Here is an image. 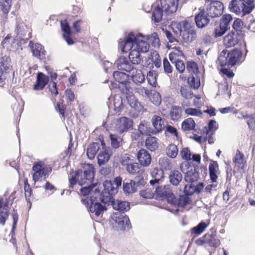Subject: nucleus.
Segmentation results:
<instances>
[{"instance_id":"obj_61","label":"nucleus","mask_w":255,"mask_h":255,"mask_svg":"<svg viewBox=\"0 0 255 255\" xmlns=\"http://www.w3.org/2000/svg\"><path fill=\"white\" fill-rule=\"evenodd\" d=\"M227 29L222 25L220 23L219 26H217L214 30V36L216 37H220L224 35L227 31Z\"/></svg>"},{"instance_id":"obj_17","label":"nucleus","mask_w":255,"mask_h":255,"mask_svg":"<svg viewBox=\"0 0 255 255\" xmlns=\"http://www.w3.org/2000/svg\"><path fill=\"white\" fill-rule=\"evenodd\" d=\"M137 157L141 165L147 167L150 164L151 162V157L150 154L146 149H140L137 152Z\"/></svg>"},{"instance_id":"obj_55","label":"nucleus","mask_w":255,"mask_h":255,"mask_svg":"<svg viewBox=\"0 0 255 255\" xmlns=\"http://www.w3.org/2000/svg\"><path fill=\"white\" fill-rule=\"evenodd\" d=\"M26 27L25 24L21 19H18L16 22V28L17 33L20 37L24 34V32Z\"/></svg>"},{"instance_id":"obj_48","label":"nucleus","mask_w":255,"mask_h":255,"mask_svg":"<svg viewBox=\"0 0 255 255\" xmlns=\"http://www.w3.org/2000/svg\"><path fill=\"white\" fill-rule=\"evenodd\" d=\"M157 73L154 71H150L147 74V80L148 83L153 87L156 86Z\"/></svg>"},{"instance_id":"obj_22","label":"nucleus","mask_w":255,"mask_h":255,"mask_svg":"<svg viewBox=\"0 0 255 255\" xmlns=\"http://www.w3.org/2000/svg\"><path fill=\"white\" fill-rule=\"evenodd\" d=\"M228 57V66L232 67L239 62L242 56L240 50H234L227 53Z\"/></svg>"},{"instance_id":"obj_9","label":"nucleus","mask_w":255,"mask_h":255,"mask_svg":"<svg viewBox=\"0 0 255 255\" xmlns=\"http://www.w3.org/2000/svg\"><path fill=\"white\" fill-rule=\"evenodd\" d=\"M180 169L185 174L184 180L186 182L192 183L198 180L199 174L195 167L189 166L187 164H182Z\"/></svg>"},{"instance_id":"obj_43","label":"nucleus","mask_w":255,"mask_h":255,"mask_svg":"<svg viewBox=\"0 0 255 255\" xmlns=\"http://www.w3.org/2000/svg\"><path fill=\"white\" fill-rule=\"evenodd\" d=\"M126 98L128 104L131 108L135 109L138 105V102L135 99V96L130 93L129 89H128L126 90Z\"/></svg>"},{"instance_id":"obj_42","label":"nucleus","mask_w":255,"mask_h":255,"mask_svg":"<svg viewBox=\"0 0 255 255\" xmlns=\"http://www.w3.org/2000/svg\"><path fill=\"white\" fill-rule=\"evenodd\" d=\"M195 123L192 118L185 120L182 123L181 128L184 131H189L194 129Z\"/></svg>"},{"instance_id":"obj_35","label":"nucleus","mask_w":255,"mask_h":255,"mask_svg":"<svg viewBox=\"0 0 255 255\" xmlns=\"http://www.w3.org/2000/svg\"><path fill=\"white\" fill-rule=\"evenodd\" d=\"M130 72V76L134 83L138 84L144 81L145 76L140 70L133 69Z\"/></svg>"},{"instance_id":"obj_28","label":"nucleus","mask_w":255,"mask_h":255,"mask_svg":"<svg viewBox=\"0 0 255 255\" xmlns=\"http://www.w3.org/2000/svg\"><path fill=\"white\" fill-rule=\"evenodd\" d=\"M224 44L228 47L235 46L238 43L237 35L235 32L231 31L224 38Z\"/></svg>"},{"instance_id":"obj_52","label":"nucleus","mask_w":255,"mask_h":255,"mask_svg":"<svg viewBox=\"0 0 255 255\" xmlns=\"http://www.w3.org/2000/svg\"><path fill=\"white\" fill-rule=\"evenodd\" d=\"M233 18L231 14H226L224 15L220 21V24L227 29L230 28L229 25L231 21L232 20Z\"/></svg>"},{"instance_id":"obj_44","label":"nucleus","mask_w":255,"mask_h":255,"mask_svg":"<svg viewBox=\"0 0 255 255\" xmlns=\"http://www.w3.org/2000/svg\"><path fill=\"white\" fill-rule=\"evenodd\" d=\"M149 59L151 60L156 68L160 67L161 63L160 56L156 51H151L149 56Z\"/></svg>"},{"instance_id":"obj_5","label":"nucleus","mask_w":255,"mask_h":255,"mask_svg":"<svg viewBox=\"0 0 255 255\" xmlns=\"http://www.w3.org/2000/svg\"><path fill=\"white\" fill-rule=\"evenodd\" d=\"M99 194V191L97 189L94 190V195L96 196H91L90 197H85L81 200L82 203L85 205L88 208V211L96 217H99L103 215L104 212L107 210L106 205L108 204H103L98 202L97 200V195Z\"/></svg>"},{"instance_id":"obj_29","label":"nucleus","mask_w":255,"mask_h":255,"mask_svg":"<svg viewBox=\"0 0 255 255\" xmlns=\"http://www.w3.org/2000/svg\"><path fill=\"white\" fill-rule=\"evenodd\" d=\"M111 157L110 150L106 147L103 148L98 155V162L99 165L108 162Z\"/></svg>"},{"instance_id":"obj_46","label":"nucleus","mask_w":255,"mask_h":255,"mask_svg":"<svg viewBox=\"0 0 255 255\" xmlns=\"http://www.w3.org/2000/svg\"><path fill=\"white\" fill-rule=\"evenodd\" d=\"M217 63L220 65L222 68L227 66H228V57L226 52L224 50L222 51L218 59Z\"/></svg>"},{"instance_id":"obj_54","label":"nucleus","mask_w":255,"mask_h":255,"mask_svg":"<svg viewBox=\"0 0 255 255\" xmlns=\"http://www.w3.org/2000/svg\"><path fill=\"white\" fill-rule=\"evenodd\" d=\"M187 69L192 74L191 75L200 74L199 72L197 64L194 62H188Z\"/></svg>"},{"instance_id":"obj_41","label":"nucleus","mask_w":255,"mask_h":255,"mask_svg":"<svg viewBox=\"0 0 255 255\" xmlns=\"http://www.w3.org/2000/svg\"><path fill=\"white\" fill-rule=\"evenodd\" d=\"M166 153L167 155L171 158H175L178 153V148L175 144H170L166 148Z\"/></svg>"},{"instance_id":"obj_27","label":"nucleus","mask_w":255,"mask_h":255,"mask_svg":"<svg viewBox=\"0 0 255 255\" xmlns=\"http://www.w3.org/2000/svg\"><path fill=\"white\" fill-rule=\"evenodd\" d=\"M152 179L149 182L150 184L153 185L155 183H158L162 181L164 178L163 171L160 168H154L151 172Z\"/></svg>"},{"instance_id":"obj_7","label":"nucleus","mask_w":255,"mask_h":255,"mask_svg":"<svg viewBox=\"0 0 255 255\" xmlns=\"http://www.w3.org/2000/svg\"><path fill=\"white\" fill-rule=\"evenodd\" d=\"M155 195L157 198L162 200L166 198L170 205L176 204L177 200L170 190V185L159 186L156 188Z\"/></svg>"},{"instance_id":"obj_15","label":"nucleus","mask_w":255,"mask_h":255,"mask_svg":"<svg viewBox=\"0 0 255 255\" xmlns=\"http://www.w3.org/2000/svg\"><path fill=\"white\" fill-rule=\"evenodd\" d=\"M181 23L184 29L182 30L183 39L187 42L192 41L195 38L196 32L189 29L190 24L187 21H183Z\"/></svg>"},{"instance_id":"obj_47","label":"nucleus","mask_w":255,"mask_h":255,"mask_svg":"<svg viewBox=\"0 0 255 255\" xmlns=\"http://www.w3.org/2000/svg\"><path fill=\"white\" fill-rule=\"evenodd\" d=\"M180 92L182 97L186 99H190L192 97L193 93L190 88L187 86H181Z\"/></svg>"},{"instance_id":"obj_30","label":"nucleus","mask_w":255,"mask_h":255,"mask_svg":"<svg viewBox=\"0 0 255 255\" xmlns=\"http://www.w3.org/2000/svg\"><path fill=\"white\" fill-rule=\"evenodd\" d=\"M109 100L113 102L114 110L117 113L120 112L124 108L122 97L119 95H116L112 97H110Z\"/></svg>"},{"instance_id":"obj_39","label":"nucleus","mask_w":255,"mask_h":255,"mask_svg":"<svg viewBox=\"0 0 255 255\" xmlns=\"http://www.w3.org/2000/svg\"><path fill=\"white\" fill-rule=\"evenodd\" d=\"M138 130L139 134H137L138 137L140 136V135H150L152 134V130L148 127L147 124L145 122H142L138 126Z\"/></svg>"},{"instance_id":"obj_11","label":"nucleus","mask_w":255,"mask_h":255,"mask_svg":"<svg viewBox=\"0 0 255 255\" xmlns=\"http://www.w3.org/2000/svg\"><path fill=\"white\" fill-rule=\"evenodd\" d=\"M34 173L32 175L33 180L34 182L38 181L42 177L46 179L49 175L51 170L48 168L44 167L41 163H38L33 166Z\"/></svg>"},{"instance_id":"obj_8","label":"nucleus","mask_w":255,"mask_h":255,"mask_svg":"<svg viewBox=\"0 0 255 255\" xmlns=\"http://www.w3.org/2000/svg\"><path fill=\"white\" fill-rule=\"evenodd\" d=\"M113 227L117 230H125L126 227H128L129 220L128 216L118 213H114L111 217L110 220Z\"/></svg>"},{"instance_id":"obj_36","label":"nucleus","mask_w":255,"mask_h":255,"mask_svg":"<svg viewBox=\"0 0 255 255\" xmlns=\"http://www.w3.org/2000/svg\"><path fill=\"white\" fill-rule=\"evenodd\" d=\"M100 149V145L98 143L94 142L90 144L87 149V155L90 159L94 158L96 153Z\"/></svg>"},{"instance_id":"obj_38","label":"nucleus","mask_w":255,"mask_h":255,"mask_svg":"<svg viewBox=\"0 0 255 255\" xmlns=\"http://www.w3.org/2000/svg\"><path fill=\"white\" fill-rule=\"evenodd\" d=\"M169 30H172L174 34L176 36L178 37L180 35H182L183 31L182 28L181 23L177 21H173L169 26Z\"/></svg>"},{"instance_id":"obj_4","label":"nucleus","mask_w":255,"mask_h":255,"mask_svg":"<svg viewBox=\"0 0 255 255\" xmlns=\"http://www.w3.org/2000/svg\"><path fill=\"white\" fill-rule=\"evenodd\" d=\"M255 7V0H232L229 5L231 11L241 16L251 13Z\"/></svg>"},{"instance_id":"obj_31","label":"nucleus","mask_w":255,"mask_h":255,"mask_svg":"<svg viewBox=\"0 0 255 255\" xmlns=\"http://www.w3.org/2000/svg\"><path fill=\"white\" fill-rule=\"evenodd\" d=\"M146 147L151 151H154L159 147L158 139L154 136H149L145 140Z\"/></svg>"},{"instance_id":"obj_60","label":"nucleus","mask_w":255,"mask_h":255,"mask_svg":"<svg viewBox=\"0 0 255 255\" xmlns=\"http://www.w3.org/2000/svg\"><path fill=\"white\" fill-rule=\"evenodd\" d=\"M11 0H0V6L4 13H8L10 7Z\"/></svg>"},{"instance_id":"obj_21","label":"nucleus","mask_w":255,"mask_h":255,"mask_svg":"<svg viewBox=\"0 0 255 255\" xmlns=\"http://www.w3.org/2000/svg\"><path fill=\"white\" fill-rule=\"evenodd\" d=\"M49 81V77L41 72L37 74L36 84L33 86V89L36 91L42 90Z\"/></svg>"},{"instance_id":"obj_63","label":"nucleus","mask_w":255,"mask_h":255,"mask_svg":"<svg viewBox=\"0 0 255 255\" xmlns=\"http://www.w3.org/2000/svg\"><path fill=\"white\" fill-rule=\"evenodd\" d=\"M140 195L145 199H151L153 197L154 194L150 189H146L140 192Z\"/></svg>"},{"instance_id":"obj_23","label":"nucleus","mask_w":255,"mask_h":255,"mask_svg":"<svg viewBox=\"0 0 255 255\" xmlns=\"http://www.w3.org/2000/svg\"><path fill=\"white\" fill-rule=\"evenodd\" d=\"M62 30L64 32L63 37L68 45L74 43L73 40L70 37L71 30L66 20H61L60 22Z\"/></svg>"},{"instance_id":"obj_59","label":"nucleus","mask_w":255,"mask_h":255,"mask_svg":"<svg viewBox=\"0 0 255 255\" xmlns=\"http://www.w3.org/2000/svg\"><path fill=\"white\" fill-rule=\"evenodd\" d=\"M94 187V186L88 185L80 189L81 194L84 196H86L89 195H90L89 197L92 196V195L94 192L93 188Z\"/></svg>"},{"instance_id":"obj_10","label":"nucleus","mask_w":255,"mask_h":255,"mask_svg":"<svg viewBox=\"0 0 255 255\" xmlns=\"http://www.w3.org/2000/svg\"><path fill=\"white\" fill-rule=\"evenodd\" d=\"M132 121L127 117H121L116 119L114 122L115 129L120 133L127 132L132 127Z\"/></svg>"},{"instance_id":"obj_58","label":"nucleus","mask_w":255,"mask_h":255,"mask_svg":"<svg viewBox=\"0 0 255 255\" xmlns=\"http://www.w3.org/2000/svg\"><path fill=\"white\" fill-rule=\"evenodd\" d=\"M150 101L154 105H159L161 102V98L159 93L156 92H154L152 93Z\"/></svg>"},{"instance_id":"obj_53","label":"nucleus","mask_w":255,"mask_h":255,"mask_svg":"<svg viewBox=\"0 0 255 255\" xmlns=\"http://www.w3.org/2000/svg\"><path fill=\"white\" fill-rule=\"evenodd\" d=\"M147 39L151 42L152 46L154 48H159L160 43L156 33H152L150 36H148Z\"/></svg>"},{"instance_id":"obj_25","label":"nucleus","mask_w":255,"mask_h":255,"mask_svg":"<svg viewBox=\"0 0 255 255\" xmlns=\"http://www.w3.org/2000/svg\"><path fill=\"white\" fill-rule=\"evenodd\" d=\"M196 24L198 27L203 28L206 26L209 22V19L208 18L207 15L205 13L204 10L203 9L196 15L195 17Z\"/></svg>"},{"instance_id":"obj_40","label":"nucleus","mask_w":255,"mask_h":255,"mask_svg":"<svg viewBox=\"0 0 255 255\" xmlns=\"http://www.w3.org/2000/svg\"><path fill=\"white\" fill-rule=\"evenodd\" d=\"M136 186L135 182L130 180L129 182H125L123 183V190L126 194H131L136 191Z\"/></svg>"},{"instance_id":"obj_32","label":"nucleus","mask_w":255,"mask_h":255,"mask_svg":"<svg viewBox=\"0 0 255 255\" xmlns=\"http://www.w3.org/2000/svg\"><path fill=\"white\" fill-rule=\"evenodd\" d=\"M113 77L115 80L126 87L127 90V83L128 80V75L124 72L115 71L113 73Z\"/></svg>"},{"instance_id":"obj_34","label":"nucleus","mask_w":255,"mask_h":255,"mask_svg":"<svg viewBox=\"0 0 255 255\" xmlns=\"http://www.w3.org/2000/svg\"><path fill=\"white\" fill-rule=\"evenodd\" d=\"M182 175L178 170H172L170 171L169 175V179L171 184L177 186L182 180Z\"/></svg>"},{"instance_id":"obj_37","label":"nucleus","mask_w":255,"mask_h":255,"mask_svg":"<svg viewBox=\"0 0 255 255\" xmlns=\"http://www.w3.org/2000/svg\"><path fill=\"white\" fill-rule=\"evenodd\" d=\"M188 82L192 88L198 89L201 84L200 74L190 75L188 78Z\"/></svg>"},{"instance_id":"obj_64","label":"nucleus","mask_w":255,"mask_h":255,"mask_svg":"<svg viewBox=\"0 0 255 255\" xmlns=\"http://www.w3.org/2000/svg\"><path fill=\"white\" fill-rule=\"evenodd\" d=\"M247 124L250 129L255 131V113L251 115L250 119L247 121Z\"/></svg>"},{"instance_id":"obj_12","label":"nucleus","mask_w":255,"mask_h":255,"mask_svg":"<svg viewBox=\"0 0 255 255\" xmlns=\"http://www.w3.org/2000/svg\"><path fill=\"white\" fill-rule=\"evenodd\" d=\"M224 5L220 1L210 3L207 7V15L211 17H219L223 12Z\"/></svg>"},{"instance_id":"obj_13","label":"nucleus","mask_w":255,"mask_h":255,"mask_svg":"<svg viewBox=\"0 0 255 255\" xmlns=\"http://www.w3.org/2000/svg\"><path fill=\"white\" fill-rule=\"evenodd\" d=\"M11 72V66L9 58L3 57L0 59V84L2 83L9 76Z\"/></svg>"},{"instance_id":"obj_57","label":"nucleus","mask_w":255,"mask_h":255,"mask_svg":"<svg viewBox=\"0 0 255 255\" xmlns=\"http://www.w3.org/2000/svg\"><path fill=\"white\" fill-rule=\"evenodd\" d=\"M127 171L130 174H134L139 172V166L137 163L131 162L127 167Z\"/></svg>"},{"instance_id":"obj_3","label":"nucleus","mask_w":255,"mask_h":255,"mask_svg":"<svg viewBox=\"0 0 255 255\" xmlns=\"http://www.w3.org/2000/svg\"><path fill=\"white\" fill-rule=\"evenodd\" d=\"M94 177V167L91 164H88L83 172L82 170L77 171L74 176L69 179V187L73 188L77 183L80 186L91 184Z\"/></svg>"},{"instance_id":"obj_18","label":"nucleus","mask_w":255,"mask_h":255,"mask_svg":"<svg viewBox=\"0 0 255 255\" xmlns=\"http://www.w3.org/2000/svg\"><path fill=\"white\" fill-rule=\"evenodd\" d=\"M9 215V207L8 202H3V200L0 198V224L3 226L6 220L8 219Z\"/></svg>"},{"instance_id":"obj_2","label":"nucleus","mask_w":255,"mask_h":255,"mask_svg":"<svg viewBox=\"0 0 255 255\" xmlns=\"http://www.w3.org/2000/svg\"><path fill=\"white\" fill-rule=\"evenodd\" d=\"M135 41L133 50L130 52L128 58L133 64L140 63L141 58L139 53L147 52L149 48V45L147 42V37L141 34L135 33Z\"/></svg>"},{"instance_id":"obj_16","label":"nucleus","mask_w":255,"mask_h":255,"mask_svg":"<svg viewBox=\"0 0 255 255\" xmlns=\"http://www.w3.org/2000/svg\"><path fill=\"white\" fill-rule=\"evenodd\" d=\"M135 33H130L125 39V41L121 43L123 52L127 53L129 51H132L133 49L135 41Z\"/></svg>"},{"instance_id":"obj_56","label":"nucleus","mask_w":255,"mask_h":255,"mask_svg":"<svg viewBox=\"0 0 255 255\" xmlns=\"http://www.w3.org/2000/svg\"><path fill=\"white\" fill-rule=\"evenodd\" d=\"M208 227V225L205 222H201L197 226L192 229L193 233L196 235H200Z\"/></svg>"},{"instance_id":"obj_49","label":"nucleus","mask_w":255,"mask_h":255,"mask_svg":"<svg viewBox=\"0 0 255 255\" xmlns=\"http://www.w3.org/2000/svg\"><path fill=\"white\" fill-rule=\"evenodd\" d=\"M205 238L207 239V244L210 246L217 247L220 245V240L216 239L212 235L206 234Z\"/></svg>"},{"instance_id":"obj_20","label":"nucleus","mask_w":255,"mask_h":255,"mask_svg":"<svg viewBox=\"0 0 255 255\" xmlns=\"http://www.w3.org/2000/svg\"><path fill=\"white\" fill-rule=\"evenodd\" d=\"M116 64L120 70L130 72L133 69L132 65L130 64L128 59L126 57H120L117 60Z\"/></svg>"},{"instance_id":"obj_33","label":"nucleus","mask_w":255,"mask_h":255,"mask_svg":"<svg viewBox=\"0 0 255 255\" xmlns=\"http://www.w3.org/2000/svg\"><path fill=\"white\" fill-rule=\"evenodd\" d=\"M209 173L210 179L213 182H215L218 178L217 174L219 173V166L216 161H212L209 165Z\"/></svg>"},{"instance_id":"obj_45","label":"nucleus","mask_w":255,"mask_h":255,"mask_svg":"<svg viewBox=\"0 0 255 255\" xmlns=\"http://www.w3.org/2000/svg\"><path fill=\"white\" fill-rule=\"evenodd\" d=\"M234 161L237 166L243 169L246 163V160L244 158V154L239 151H238L235 157Z\"/></svg>"},{"instance_id":"obj_14","label":"nucleus","mask_w":255,"mask_h":255,"mask_svg":"<svg viewBox=\"0 0 255 255\" xmlns=\"http://www.w3.org/2000/svg\"><path fill=\"white\" fill-rule=\"evenodd\" d=\"M151 123L153 127V129H152V134L161 132L165 128V121L159 116L153 115L151 118Z\"/></svg>"},{"instance_id":"obj_26","label":"nucleus","mask_w":255,"mask_h":255,"mask_svg":"<svg viewBox=\"0 0 255 255\" xmlns=\"http://www.w3.org/2000/svg\"><path fill=\"white\" fill-rule=\"evenodd\" d=\"M110 204H111L115 210L124 213L128 211L130 209L129 203L126 201H113V199Z\"/></svg>"},{"instance_id":"obj_51","label":"nucleus","mask_w":255,"mask_h":255,"mask_svg":"<svg viewBox=\"0 0 255 255\" xmlns=\"http://www.w3.org/2000/svg\"><path fill=\"white\" fill-rule=\"evenodd\" d=\"M181 116V109L177 107H173L170 111L171 118L173 121L178 120Z\"/></svg>"},{"instance_id":"obj_1","label":"nucleus","mask_w":255,"mask_h":255,"mask_svg":"<svg viewBox=\"0 0 255 255\" xmlns=\"http://www.w3.org/2000/svg\"><path fill=\"white\" fill-rule=\"evenodd\" d=\"M178 0H156L152 5V20L159 23L163 16V12L167 14L175 12L177 9Z\"/></svg>"},{"instance_id":"obj_50","label":"nucleus","mask_w":255,"mask_h":255,"mask_svg":"<svg viewBox=\"0 0 255 255\" xmlns=\"http://www.w3.org/2000/svg\"><path fill=\"white\" fill-rule=\"evenodd\" d=\"M218 128V125L215 121L211 120L208 125L207 127H205L206 135L212 134L214 131Z\"/></svg>"},{"instance_id":"obj_6","label":"nucleus","mask_w":255,"mask_h":255,"mask_svg":"<svg viewBox=\"0 0 255 255\" xmlns=\"http://www.w3.org/2000/svg\"><path fill=\"white\" fill-rule=\"evenodd\" d=\"M104 190L100 194V200L103 204H110L112 201L113 195L118 192L111 181L106 180L103 183Z\"/></svg>"},{"instance_id":"obj_62","label":"nucleus","mask_w":255,"mask_h":255,"mask_svg":"<svg viewBox=\"0 0 255 255\" xmlns=\"http://www.w3.org/2000/svg\"><path fill=\"white\" fill-rule=\"evenodd\" d=\"M180 154L183 159L186 160H191V154L187 147L183 148L180 151Z\"/></svg>"},{"instance_id":"obj_19","label":"nucleus","mask_w":255,"mask_h":255,"mask_svg":"<svg viewBox=\"0 0 255 255\" xmlns=\"http://www.w3.org/2000/svg\"><path fill=\"white\" fill-rule=\"evenodd\" d=\"M177 202L176 204L170 205L172 209H169L170 211L173 213H176L179 211V207H184L189 204L190 200L189 197L187 196H181L179 199L176 198Z\"/></svg>"},{"instance_id":"obj_24","label":"nucleus","mask_w":255,"mask_h":255,"mask_svg":"<svg viewBox=\"0 0 255 255\" xmlns=\"http://www.w3.org/2000/svg\"><path fill=\"white\" fill-rule=\"evenodd\" d=\"M28 46L31 48L33 55L38 58H41L45 55V50L42 45L39 43H34L30 41Z\"/></svg>"}]
</instances>
